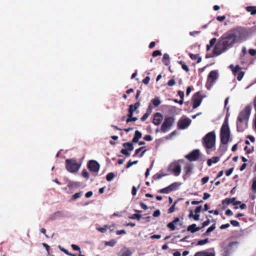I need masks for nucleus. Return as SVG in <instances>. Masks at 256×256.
Instances as JSON below:
<instances>
[{"label":"nucleus","instance_id":"1","mask_svg":"<svg viewBox=\"0 0 256 256\" xmlns=\"http://www.w3.org/2000/svg\"><path fill=\"white\" fill-rule=\"evenodd\" d=\"M251 110V106L248 105L240 112L236 121L237 130L238 132H243L247 128Z\"/></svg>","mask_w":256,"mask_h":256},{"label":"nucleus","instance_id":"2","mask_svg":"<svg viewBox=\"0 0 256 256\" xmlns=\"http://www.w3.org/2000/svg\"><path fill=\"white\" fill-rule=\"evenodd\" d=\"M229 32L234 38L236 42L237 41L246 40L249 34L248 29L242 26H237L236 28L232 29Z\"/></svg>","mask_w":256,"mask_h":256},{"label":"nucleus","instance_id":"3","mask_svg":"<svg viewBox=\"0 0 256 256\" xmlns=\"http://www.w3.org/2000/svg\"><path fill=\"white\" fill-rule=\"evenodd\" d=\"M230 137V130L228 126V118L224 119L220 131V142L224 144L228 143Z\"/></svg>","mask_w":256,"mask_h":256},{"label":"nucleus","instance_id":"4","mask_svg":"<svg viewBox=\"0 0 256 256\" xmlns=\"http://www.w3.org/2000/svg\"><path fill=\"white\" fill-rule=\"evenodd\" d=\"M218 42L224 49L227 50L232 48L236 41L232 34L228 32L220 38Z\"/></svg>","mask_w":256,"mask_h":256},{"label":"nucleus","instance_id":"5","mask_svg":"<svg viewBox=\"0 0 256 256\" xmlns=\"http://www.w3.org/2000/svg\"><path fill=\"white\" fill-rule=\"evenodd\" d=\"M216 135L214 132L208 133L202 138L203 146L207 150L212 148L215 146Z\"/></svg>","mask_w":256,"mask_h":256},{"label":"nucleus","instance_id":"6","mask_svg":"<svg viewBox=\"0 0 256 256\" xmlns=\"http://www.w3.org/2000/svg\"><path fill=\"white\" fill-rule=\"evenodd\" d=\"M175 118L174 116H166L161 126L160 130L162 132L166 133L168 131L174 123Z\"/></svg>","mask_w":256,"mask_h":256},{"label":"nucleus","instance_id":"7","mask_svg":"<svg viewBox=\"0 0 256 256\" xmlns=\"http://www.w3.org/2000/svg\"><path fill=\"white\" fill-rule=\"evenodd\" d=\"M81 166L80 162L76 161H66V168L68 170L72 173L76 172Z\"/></svg>","mask_w":256,"mask_h":256},{"label":"nucleus","instance_id":"8","mask_svg":"<svg viewBox=\"0 0 256 256\" xmlns=\"http://www.w3.org/2000/svg\"><path fill=\"white\" fill-rule=\"evenodd\" d=\"M202 100V96L200 92H198L192 96V104L194 109L197 108L200 104Z\"/></svg>","mask_w":256,"mask_h":256},{"label":"nucleus","instance_id":"9","mask_svg":"<svg viewBox=\"0 0 256 256\" xmlns=\"http://www.w3.org/2000/svg\"><path fill=\"white\" fill-rule=\"evenodd\" d=\"M168 170L175 176H178L181 172V166L178 162H174L170 165Z\"/></svg>","mask_w":256,"mask_h":256},{"label":"nucleus","instance_id":"10","mask_svg":"<svg viewBox=\"0 0 256 256\" xmlns=\"http://www.w3.org/2000/svg\"><path fill=\"white\" fill-rule=\"evenodd\" d=\"M218 76V73L216 70L211 71L208 76L206 86L208 88V84H210V86L212 84L217 80Z\"/></svg>","mask_w":256,"mask_h":256},{"label":"nucleus","instance_id":"11","mask_svg":"<svg viewBox=\"0 0 256 256\" xmlns=\"http://www.w3.org/2000/svg\"><path fill=\"white\" fill-rule=\"evenodd\" d=\"M191 120L189 118L180 119L178 122V129L183 130L186 128L191 123Z\"/></svg>","mask_w":256,"mask_h":256},{"label":"nucleus","instance_id":"12","mask_svg":"<svg viewBox=\"0 0 256 256\" xmlns=\"http://www.w3.org/2000/svg\"><path fill=\"white\" fill-rule=\"evenodd\" d=\"M200 156V152L196 149L191 152L189 154L185 156V158L188 160H198Z\"/></svg>","mask_w":256,"mask_h":256},{"label":"nucleus","instance_id":"13","mask_svg":"<svg viewBox=\"0 0 256 256\" xmlns=\"http://www.w3.org/2000/svg\"><path fill=\"white\" fill-rule=\"evenodd\" d=\"M123 146L124 148L121 150V153L126 156H130L129 152L132 151L134 149L133 144L132 142H126L123 144Z\"/></svg>","mask_w":256,"mask_h":256},{"label":"nucleus","instance_id":"14","mask_svg":"<svg viewBox=\"0 0 256 256\" xmlns=\"http://www.w3.org/2000/svg\"><path fill=\"white\" fill-rule=\"evenodd\" d=\"M226 50L224 49V48L220 44V43L218 42L216 44L213 51L212 54L213 56H216L220 55L222 53L226 52Z\"/></svg>","mask_w":256,"mask_h":256},{"label":"nucleus","instance_id":"15","mask_svg":"<svg viewBox=\"0 0 256 256\" xmlns=\"http://www.w3.org/2000/svg\"><path fill=\"white\" fill-rule=\"evenodd\" d=\"M88 167L90 171L97 172L100 169V164L97 161H89Z\"/></svg>","mask_w":256,"mask_h":256},{"label":"nucleus","instance_id":"16","mask_svg":"<svg viewBox=\"0 0 256 256\" xmlns=\"http://www.w3.org/2000/svg\"><path fill=\"white\" fill-rule=\"evenodd\" d=\"M163 120L162 114L160 112H156L154 116L152 123L158 126L160 124Z\"/></svg>","mask_w":256,"mask_h":256},{"label":"nucleus","instance_id":"17","mask_svg":"<svg viewBox=\"0 0 256 256\" xmlns=\"http://www.w3.org/2000/svg\"><path fill=\"white\" fill-rule=\"evenodd\" d=\"M132 254V252L128 248H124L121 250L119 256H130Z\"/></svg>","mask_w":256,"mask_h":256},{"label":"nucleus","instance_id":"18","mask_svg":"<svg viewBox=\"0 0 256 256\" xmlns=\"http://www.w3.org/2000/svg\"><path fill=\"white\" fill-rule=\"evenodd\" d=\"M194 256H215V252H208L206 251H202L196 252Z\"/></svg>","mask_w":256,"mask_h":256},{"label":"nucleus","instance_id":"19","mask_svg":"<svg viewBox=\"0 0 256 256\" xmlns=\"http://www.w3.org/2000/svg\"><path fill=\"white\" fill-rule=\"evenodd\" d=\"M201 229V228L196 226V224H192L189 226L187 230L192 233L198 232Z\"/></svg>","mask_w":256,"mask_h":256},{"label":"nucleus","instance_id":"20","mask_svg":"<svg viewBox=\"0 0 256 256\" xmlns=\"http://www.w3.org/2000/svg\"><path fill=\"white\" fill-rule=\"evenodd\" d=\"M142 133L138 130H136L135 132L134 136L132 140V142L135 143L138 142L139 139L142 138Z\"/></svg>","mask_w":256,"mask_h":256},{"label":"nucleus","instance_id":"21","mask_svg":"<svg viewBox=\"0 0 256 256\" xmlns=\"http://www.w3.org/2000/svg\"><path fill=\"white\" fill-rule=\"evenodd\" d=\"M189 56L192 60H198L197 63H200L202 61V58L198 56V54H189Z\"/></svg>","mask_w":256,"mask_h":256},{"label":"nucleus","instance_id":"22","mask_svg":"<svg viewBox=\"0 0 256 256\" xmlns=\"http://www.w3.org/2000/svg\"><path fill=\"white\" fill-rule=\"evenodd\" d=\"M246 11L250 12L252 15H254L256 14V6H248L246 7Z\"/></svg>","mask_w":256,"mask_h":256},{"label":"nucleus","instance_id":"23","mask_svg":"<svg viewBox=\"0 0 256 256\" xmlns=\"http://www.w3.org/2000/svg\"><path fill=\"white\" fill-rule=\"evenodd\" d=\"M162 60L166 66H168L170 63L169 55L168 54H164Z\"/></svg>","mask_w":256,"mask_h":256},{"label":"nucleus","instance_id":"24","mask_svg":"<svg viewBox=\"0 0 256 256\" xmlns=\"http://www.w3.org/2000/svg\"><path fill=\"white\" fill-rule=\"evenodd\" d=\"M178 64H180L182 68L186 71V72H188L190 71V69L188 66L186 64V62L183 60H180L178 62Z\"/></svg>","mask_w":256,"mask_h":256},{"label":"nucleus","instance_id":"25","mask_svg":"<svg viewBox=\"0 0 256 256\" xmlns=\"http://www.w3.org/2000/svg\"><path fill=\"white\" fill-rule=\"evenodd\" d=\"M172 191V190L169 186L165 188L160 190L158 191V192L160 193H162V194H168L170 192H171Z\"/></svg>","mask_w":256,"mask_h":256},{"label":"nucleus","instance_id":"26","mask_svg":"<svg viewBox=\"0 0 256 256\" xmlns=\"http://www.w3.org/2000/svg\"><path fill=\"white\" fill-rule=\"evenodd\" d=\"M146 151V150L144 147L140 148H138L136 150L135 154L134 155H138L140 152H141V154H140V156H143L145 152Z\"/></svg>","mask_w":256,"mask_h":256},{"label":"nucleus","instance_id":"27","mask_svg":"<svg viewBox=\"0 0 256 256\" xmlns=\"http://www.w3.org/2000/svg\"><path fill=\"white\" fill-rule=\"evenodd\" d=\"M216 228L215 224L212 225L210 227H209L206 232L203 234L204 236H208L210 232H212Z\"/></svg>","mask_w":256,"mask_h":256},{"label":"nucleus","instance_id":"28","mask_svg":"<svg viewBox=\"0 0 256 256\" xmlns=\"http://www.w3.org/2000/svg\"><path fill=\"white\" fill-rule=\"evenodd\" d=\"M182 185V183L180 182H175L170 185L172 190H176Z\"/></svg>","mask_w":256,"mask_h":256},{"label":"nucleus","instance_id":"29","mask_svg":"<svg viewBox=\"0 0 256 256\" xmlns=\"http://www.w3.org/2000/svg\"><path fill=\"white\" fill-rule=\"evenodd\" d=\"M136 109H135L133 104H130L129 106V108L128 109V114H129V116L130 117L133 116L134 112H135Z\"/></svg>","mask_w":256,"mask_h":256},{"label":"nucleus","instance_id":"30","mask_svg":"<svg viewBox=\"0 0 256 256\" xmlns=\"http://www.w3.org/2000/svg\"><path fill=\"white\" fill-rule=\"evenodd\" d=\"M152 102L154 107L158 106L160 104V100L158 98H156L152 100Z\"/></svg>","mask_w":256,"mask_h":256},{"label":"nucleus","instance_id":"31","mask_svg":"<svg viewBox=\"0 0 256 256\" xmlns=\"http://www.w3.org/2000/svg\"><path fill=\"white\" fill-rule=\"evenodd\" d=\"M116 243V240H114V239H112V240H111L110 241L105 242H104V244L106 246H110L111 247H113V246H115Z\"/></svg>","mask_w":256,"mask_h":256},{"label":"nucleus","instance_id":"32","mask_svg":"<svg viewBox=\"0 0 256 256\" xmlns=\"http://www.w3.org/2000/svg\"><path fill=\"white\" fill-rule=\"evenodd\" d=\"M192 168L193 166L191 164H188L184 168V170L186 172V174H188V172H190L192 170Z\"/></svg>","mask_w":256,"mask_h":256},{"label":"nucleus","instance_id":"33","mask_svg":"<svg viewBox=\"0 0 256 256\" xmlns=\"http://www.w3.org/2000/svg\"><path fill=\"white\" fill-rule=\"evenodd\" d=\"M236 200L235 198H226L223 201V204H226L228 205L230 204H234V202Z\"/></svg>","mask_w":256,"mask_h":256},{"label":"nucleus","instance_id":"34","mask_svg":"<svg viewBox=\"0 0 256 256\" xmlns=\"http://www.w3.org/2000/svg\"><path fill=\"white\" fill-rule=\"evenodd\" d=\"M142 218V215L138 214H134L132 216H129V218L132 220L137 219L138 220H140Z\"/></svg>","mask_w":256,"mask_h":256},{"label":"nucleus","instance_id":"35","mask_svg":"<svg viewBox=\"0 0 256 256\" xmlns=\"http://www.w3.org/2000/svg\"><path fill=\"white\" fill-rule=\"evenodd\" d=\"M208 238H206L204 240H200L198 241L196 245L197 246H202L206 244L208 242Z\"/></svg>","mask_w":256,"mask_h":256},{"label":"nucleus","instance_id":"36","mask_svg":"<svg viewBox=\"0 0 256 256\" xmlns=\"http://www.w3.org/2000/svg\"><path fill=\"white\" fill-rule=\"evenodd\" d=\"M115 175L112 172H110L107 174L106 176V179L108 181L110 182L113 180L114 178Z\"/></svg>","mask_w":256,"mask_h":256},{"label":"nucleus","instance_id":"37","mask_svg":"<svg viewBox=\"0 0 256 256\" xmlns=\"http://www.w3.org/2000/svg\"><path fill=\"white\" fill-rule=\"evenodd\" d=\"M244 74V72L240 71V72L236 74V76L237 80L238 81H240L242 80Z\"/></svg>","mask_w":256,"mask_h":256},{"label":"nucleus","instance_id":"38","mask_svg":"<svg viewBox=\"0 0 256 256\" xmlns=\"http://www.w3.org/2000/svg\"><path fill=\"white\" fill-rule=\"evenodd\" d=\"M138 120L136 117H133L132 116H131L130 117L129 114H128V118L126 120V123H128L131 122H135Z\"/></svg>","mask_w":256,"mask_h":256},{"label":"nucleus","instance_id":"39","mask_svg":"<svg viewBox=\"0 0 256 256\" xmlns=\"http://www.w3.org/2000/svg\"><path fill=\"white\" fill-rule=\"evenodd\" d=\"M108 228V225H105L104 226V227L102 228H100V227H96V230H98L99 232H102V233H104L106 232V230H107V228Z\"/></svg>","mask_w":256,"mask_h":256},{"label":"nucleus","instance_id":"40","mask_svg":"<svg viewBox=\"0 0 256 256\" xmlns=\"http://www.w3.org/2000/svg\"><path fill=\"white\" fill-rule=\"evenodd\" d=\"M241 69L242 68L238 65H236L234 68L232 70L234 73V74L236 76V74L240 72Z\"/></svg>","mask_w":256,"mask_h":256},{"label":"nucleus","instance_id":"41","mask_svg":"<svg viewBox=\"0 0 256 256\" xmlns=\"http://www.w3.org/2000/svg\"><path fill=\"white\" fill-rule=\"evenodd\" d=\"M71 246L74 250L78 251L80 252V253H82V250H80V248L78 246H77L75 244H72Z\"/></svg>","mask_w":256,"mask_h":256},{"label":"nucleus","instance_id":"42","mask_svg":"<svg viewBox=\"0 0 256 256\" xmlns=\"http://www.w3.org/2000/svg\"><path fill=\"white\" fill-rule=\"evenodd\" d=\"M168 227L170 228L172 230H175V224L173 222H170L168 224Z\"/></svg>","mask_w":256,"mask_h":256},{"label":"nucleus","instance_id":"43","mask_svg":"<svg viewBox=\"0 0 256 256\" xmlns=\"http://www.w3.org/2000/svg\"><path fill=\"white\" fill-rule=\"evenodd\" d=\"M162 55V52L160 50H154L153 52H152V56L154 57H156L157 56H161Z\"/></svg>","mask_w":256,"mask_h":256},{"label":"nucleus","instance_id":"44","mask_svg":"<svg viewBox=\"0 0 256 256\" xmlns=\"http://www.w3.org/2000/svg\"><path fill=\"white\" fill-rule=\"evenodd\" d=\"M61 216V212H55L52 216L50 218L51 219H54L58 217H60Z\"/></svg>","mask_w":256,"mask_h":256},{"label":"nucleus","instance_id":"45","mask_svg":"<svg viewBox=\"0 0 256 256\" xmlns=\"http://www.w3.org/2000/svg\"><path fill=\"white\" fill-rule=\"evenodd\" d=\"M64 153V150H60L56 154L57 157L60 158H65V156H63V154Z\"/></svg>","mask_w":256,"mask_h":256},{"label":"nucleus","instance_id":"46","mask_svg":"<svg viewBox=\"0 0 256 256\" xmlns=\"http://www.w3.org/2000/svg\"><path fill=\"white\" fill-rule=\"evenodd\" d=\"M166 176V174H155L153 178L154 180H158L161 178L162 177Z\"/></svg>","mask_w":256,"mask_h":256},{"label":"nucleus","instance_id":"47","mask_svg":"<svg viewBox=\"0 0 256 256\" xmlns=\"http://www.w3.org/2000/svg\"><path fill=\"white\" fill-rule=\"evenodd\" d=\"M252 188L253 191L256 192V176L253 180Z\"/></svg>","mask_w":256,"mask_h":256},{"label":"nucleus","instance_id":"48","mask_svg":"<svg viewBox=\"0 0 256 256\" xmlns=\"http://www.w3.org/2000/svg\"><path fill=\"white\" fill-rule=\"evenodd\" d=\"M176 82L174 79H171L167 83L168 86H173L175 84Z\"/></svg>","mask_w":256,"mask_h":256},{"label":"nucleus","instance_id":"49","mask_svg":"<svg viewBox=\"0 0 256 256\" xmlns=\"http://www.w3.org/2000/svg\"><path fill=\"white\" fill-rule=\"evenodd\" d=\"M230 222L234 226H240V223L235 220H232Z\"/></svg>","mask_w":256,"mask_h":256},{"label":"nucleus","instance_id":"50","mask_svg":"<svg viewBox=\"0 0 256 256\" xmlns=\"http://www.w3.org/2000/svg\"><path fill=\"white\" fill-rule=\"evenodd\" d=\"M248 53L251 56H254L256 54V50L254 49L250 48L248 50Z\"/></svg>","mask_w":256,"mask_h":256},{"label":"nucleus","instance_id":"51","mask_svg":"<svg viewBox=\"0 0 256 256\" xmlns=\"http://www.w3.org/2000/svg\"><path fill=\"white\" fill-rule=\"evenodd\" d=\"M82 176L86 179H88L89 174L87 171L84 170L82 172Z\"/></svg>","mask_w":256,"mask_h":256},{"label":"nucleus","instance_id":"52","mask_svg":"<svg viewBox=\"0 0 256 256\" xmlns=\"http://www.w3.org/2000/svg\"><path fill=\"white\" fill-rule=\"evenodd\" d=\"M82 196V192H77V193H76L72 196L73 199L74 200L77 199V198H79L80 197Z\"/></svg>","mask_w":256,"mask_h":256},{"label":"nucleus","instance_id":"53","mask_svg":"<svg viewBox=\"0 0 256 256\" xmlns=\"http://www.w3.org/2000/svg\"><path fill=\"white\" fill-rule=\"evenodd\" d=\"M149 114L148 113H145L140 118V120L142 122L145 121L148 118L149 116Z\"/></svg>","mask_w":256,"mask_h":256},{"label":"nucleus","instance_id":"54","mask_svg":"<svg viewBox=\"0 0 256 256\" xmlns=\"http://www.w3.org/2000/svg\"><path fill=\"white\" fill-rule=\"evenodd\" d=\"M150 80V78L147 76L142 80V82L145 84H148L149 83Z\"/></svg>","mask_w":256,"mask_h":256},{"label":"nucleus","instance_id":"55","mask_svg":"<svg viewBox=\"0 0 256 256\" xmlns=\"http://www.w3.org/2000/svg\"><path fill=\"white\" fill-rule=\"evenodd\" d=\"M233 170H234V168H230V169L227 170L226 172V175L227 176H230L232 174Z\"/></svg>","mask_w":256,"mask_h":256},{"label":"nucleus","instance_id":"56","mask_svg":"<svg viewBox=\"0 0 256 256\" xmlns=\"http://www.w3.org/2000/svg\"><path fill=\"white\" fill-rule=\"evenodd\" d=\"M126 234V232L124 230H118L116 231V234L117 235L124 234Z\"/></svg>","mask_w":256,"mask_h":256},{"label":"nucleus","instance_id":"57","mask_svg":"<svg viewBox=\"0 0 256 256\" xmlns=\"http://www.w3.org/2000/svg\"><path fill=\"white\" fill-rule=\"evenodd\" d=\"M139 187V186H138ZM138 188H136L135 186H134L132 188V194L133 196H136V192H137V190H138Z\"/></svg>","mask_w":256,"mask_h":256},{"label":"nucleus","instance_id":"58","mask_svg":"<svg viewBox=\"0 0 256 256\" xmlns=\"http://www.w3.org/2000/svg\"><path fill=\"white\" fill-rule=\"evenodd\" d=\"M144 139L146 141H150L152 140V137L150 135H146L144 137Z\"/></svg>","mask_w":256,"mask_h":256},{"label":"nucleus","instance_id":"59","mask_svg":"<svg viewBox=\"0 0 256 256\" xmlns=\"http://www.w3.org/2000/svg\"><path fill=\"white\" fill-rule=\"evenodd\" d=\"M226 17L224 16H218L216 18V20L219 22H222L226 19Z\"/></svg>","mask_w":256,"mask_h":256},{"label":"nucleus","instance_id":"60","mask_svg":"<svg viewBox=\"0 0 256 256\" xmlns=\"http://www.w3.org/2000/svg\"><path fill=\"white\" fill-rule=\"evenodd\" d=\"M208 180H209L208 176H206V177L203 178L202 179V184H206L208 182Z\"/></svg>","mask_w":256,"mask_h":256},{"label":"nucleus","instance_id":"61","mask_svg":"<svg viewBox=\"0 0 256 256\" xmlns=\"http://www.w3.org/2000/svg\"><path fill=\"white\" fill-rule=\"evenodd\" d=\"M58 248L62 252H64L66 254H69V252L66 249L62 248L60 246H58Z\"/></svg>","mask_w":256,"mask_h":256},{"label":"nucleus","instance_id":"62","mask_svg":"<svg viewBox=\"0 0 256 256\" xmlns=\"http://www.w3.org/2000/svg\"><path fill=\"white\" fill-rule=\"evenodd\" d=\"M160 210H156V211L154 212L153 216L154 217H158V216H160Z\"/></svg>","mask_w":256,"mask_h":256},{"label":"nucleus","instance_id":"63","mask_svg":"<svg viewBox=\"0 0 256 256\" xmlns=\"http://www.w3.org/2000/svg\"><path fill=\"white\" fill-rule=\"evenodd\" d=\"M230 226V225L229 224H222L220 226V228L221 230L226 229V228H229Z\"/></svg>","mask_w":256,"mask_h":256},{"label":"nucleus","instance_id":"64","mask_svg":"<svg viewBox=\"0 0 256 256\" xmlns=\"http://www.w3.org/2000/svg\"><path fill=\"white\" fill-rule=\"evenodd\" d=\"M210 223V220H206V221H204L203 223H202V226L201 227V228L208 226Z\"/></svg>","mask_w":256,"mask_h":256}]
</instances>
